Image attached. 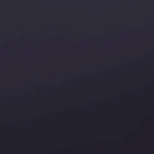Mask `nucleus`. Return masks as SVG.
Segmentation results:
<instances>
[{"label": "nucleus", "mask_w": 154, "mask_h": 154, "mask_svg": "<svg viewBox=\"0 0 154 154\" xmlns=\"http://www.w3.org/2000/svg\"><path fill=\"white\" fill-rule=\"evenodd\" d=\"M32 117H33V118H35L36 117V116H32Z\"/></svg>", "instance_id": "1"}]
</instances>
